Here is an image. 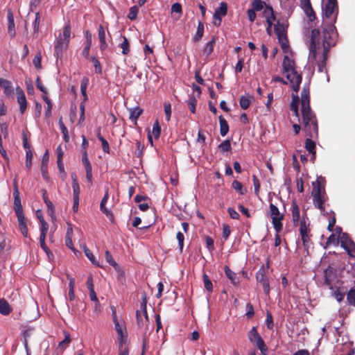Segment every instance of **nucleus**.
Returning a JSON list of instances; mask_svg holds the SVG:
<instances>
[{
  "instance_id": "nucleus-1",
  "label": "nucleus",
  "mask_w": 355,
  "mask_h": 355,
  "mask_svg": "<svg viewBox=\"0 0 355 355\" xmlns=\"http://www.w3.org/2000/svg\"><path fill=\"white\" fill-rule=\"evenodd\" d=\"M301 113L302 116L303 130L308 138L305 141V148L309 153L315 156V142L312 139L318 136V125L315 113L310 107V83L303 85L301 92Z\"/></svg>"
},
{
  "instance_id": "nucleus-2",
  "label": "nucleus",
  "mask_w": 355,
  "mask_h": 355,
  "mask_svg": "<svg viewBox=\"0 0 355 355\" xmlns=\"http://www.w3.org/2000/svg\"><path fill=\"white\" fill-rule=\"evenodd\" d=\"M324 181L325 180L324 178H318L316 181L313 182V188L311 192L314 206L320 209L322 212L324 211V207L323 205L327 199L324 186L322 184V182Z\"/></svg>"
},
{
  "instance_id": "nucleus-3",
  "label": "nucleus",
  "mask_w": 355,
  "mask_h": 355,
  "mask_svg": "<svg viewBox=\"0 0 355 355\" xmlns=\"http://www.w3.org/2000/svg\"><path fill=\"white\" fill-rule=\"evenodd\" d=\"M331 46H310L311 58H313L318 66L320 72L324 71L326 67L327 55Z\"/></svg>"
},
{
  "instance_id": "nucleus-4",
  "label": "nucleus",
  "mask_w": 355,
  "mask_h": 355,
  "mask_svg": "<svg viewBox=\"0 0 355 355\" xmlns=\"http://www.w3.org/2000/svg\"><path fill=\"white\" fill-rule=\"evenodd\" d=\"M248 338L251 343H255L257 347L261 351L263 355H267L268 348L263 340L257 331L256 327H253L248 333Z\"/></svg>"
},
{
  "instance_id": "nucleus-5",
  "label": "nucleus",
  "mask_w": 355,
  "mask_h": 355,
  "mask_svg": "<svg viewBox=\"0 0 355 355\" xmlns=\"http://www.w3.org/2000/svg\"><path fill=\"white\" fill-rule=\"evenodd\" d=\"M336 17L331 21V24L323 30V41L322 44H336L338 42V34L336 27L332 23L336 21Z\"/></svg>"
},
{
  "instance_id": "nucleus-6",
  "label": "nucleus",
  "mask_w": 355,
  "mask_h": 355,
  "mask_svg": "<svg viewBox=\"0 0 355 355\" xmlns=\"http://www.w3.org/2000/svg\"><path fill=\"white\" fill-rule=\"evenodd\" d=\"M270 216L272 218V223L275 232H281L282 230V220L284 215L281 214L277 206L272 203L270 204Z\"/></svg>"
},
{
  "instance_id": "nucleus-7",
  "label": "nucleus",
  "mask_w": 355,
  "mask_h": 355,
  "mask_svg": "<svg viewBox=\"0 0 355 355\" xmlns=\"http://www.w3.org/2000/svg\"><path fill=\"white\" fill-rule=\"evenodd\" d=\"M310 229H309V223H306V219L302 218L300 220V234L301 236L302 244L304 247H309V243L310 242Z\"/></svg>"
},
{
  "instance_id": "nucleus-8",
  "label": "nucleus",
  "mask_w": 355,
  "mask_h": 355,
  "mask_svg": "<svg viewBox=\"0 0 355 355\" xmlns=\"http://www.w3.org/2000/svg\"><path fill=\"white\" fill-rule=\"evenodd\" d=\"M286 75V78L290 82V84L292 86V88L294 92L296 93L298 92L300 89V86L302 83V75L295 70L294 71H289L287 73H284Z\"/></svg>"
},
{
  "instance_id": "nucleus-9",
  "label": "nucleus",
  "mask_w": 355,
  "mask_h": 355,
  "mask_svg": "<svg viewBox=\"0 0 355 355\" xmlns=\"http://www.w3.org/2000/svg\"><path fill=\"white\" fill-rule=\"evenodd\" d=\"M256 279L258 283L262 285L264 293L266 295H268L270 293V285L268 278L266 275V269L264 266H262L257 272Z\"/></svg>"
},
{
  "instance_id": "nucleus-10",
  "label": "nucleus",
  "mask_w": 355,
  "mask_h": 355,
  "mask_svg": "<svg viewBox=\"0 0 355 355\" xmlns=\"http://www.w3.org/2000/svg\"><path fill=\"white\" fill-rule=\"evenodd\" d=\"M336 279V270L334 268L329 266L324 270V284L328 286L329 289H334Z\"/></svg>"
},
{
  "instance_id": "nucleus-11",
  "label": "nucleus",
  "mask_w": 355,
  "mask_h": 355,
  "mask_svg": "<svg viewBox=\"0 0 355 355\" xmlns=\"http://www.w3.org/2000/svg\"><path fill=\"white\" fill-rule=\"evenodd\" d=\"M275 33L278 38L279 44H288L286 26L279 21L275 25Z\"/></svg>"
},
{
  "instance_id": "nucleus-12",
  "label": "nucleus",
  "mask_w": 355,
  "mask_h": 355,
  "mask_svg": "<svg viewBox=\"0 0 355 355\" xmlns=\"http://www.w3.org/2000/svg\"><path fill=\"white\" fill-rule=\"evenodd\" d=\"M227 6L225 2H221L220 6L215 10L214 14V24L218 26L221 24L222 17L227 15Z\"/></svg>"
},
{
  "instance_id": "nucleus-13",
  "label": "nucleus",
  "mask_w": 355,
  "mask_h": 355,
  "mask_svg": "<svg viewBox=\"0 0 355 355\" xmlns=\"http://www.w3.org/2000/svg\"><path fill=\"white\" fill-rule=\"evenodd\" d=\"M344 234L341 240V247H343L351 257H355V243L347 236L345 238Z\"/></svg>"
},
{
  "instance_id": "nucleus-14",
  "label": "nucleus",
  "mask_w": 355,
  "mask_h": 355,
  "mask_svg": "<svg viewBox=\"0 0 355 355\" xmlns=\"http://www.w3.org/2000/svg\"><path fill=\"white\" fill-rule=\"evenodd\" d=\"M335 9L338 10L337 0H328L323 9V18L329 19L334 14Z\"/></svg>"
},
{
  "instance_id": "nucleus-15",
  "label": "nucleus",
  "mask_w": 355,
  "mask_h": 355,
  "mask_svg": "<svg viewBox=\"0 0 355 355\" xmlns=\"http://www.w3.org/2000/svg\"><path fill=\"white\" fill-rule=\"evenodd\" d=\"M17 102L19 105V111L24 114L27 107V102L24 91L19 87L16 88Z\"/></svg>"
},
{
  "instance_id": "nucleus-16",
  "label": "nucleus",
  "mask_w": 355,
  "mask_h": 355,
  "mask_svg": "<svg viewBox=\"0 0 355 355\" xmlns=\"http://www.w3.org/2000/svg\"><path fill=\"white\" fill-rule=\"evenodd\" d=\"M71 27L69 24H67L64 26L62 31V34L58 40V44H62L65 43L67 44L69 42L70 37H71Z\"/></svg>"
},
{
  "instance_id": "nucleus-17",
  "label": "nucleus",
  "mask_w": 355,
  "mask_h": 355,
  "mask_svg": "<svg viewBox=\"0 0 355 355\" xmlns=\"http://www.w3.org/2000/svg\"><path fill=\"white\" fill-rule=\"evenodd\" d=\"M49 159V154L48 150H46L42 156L41 164V173L44 179H48V162Z\"/></svg>"
},
{
  "instance_id": "nucleus-18",
  "label": "nucleus",
  "mask_w": 355,
  "mask_h": 355,
  "mask_svg": "<svg viewBox=\"0 0 355 355\" xmlns=\"http://www.w3.org/2000/svg\"><path fill=\"white\" fill-rule=\"evenodd\" d=\"M283 71L287 73L295 70V63L288 55H285L282 62Z\"/></svg>"
},
{
  "instance_id": "nucleus-19",
  "label": "nucleus",
  "mask_w": 355,
  "mask_h": 355,
  "mask_svg": "<svg viewBox=\"0 0 355 355\" xmlns=\"http://www.w3.org/2000/svg\"><path fill=\"white\" fill-rule=\"evenodd\" d=\"M0 87L3 89L4 94L9 96L13 94L12 83L6 79L0 78Z\"/></svg>"
},
{
  "instance_id": "nucleus-20",
  "label": "nucleus",
  "mask_w": 355,
  "mask_h": 355,
  "mask_svg": "<svg viewBox=\"0 0 355 355\" xmlns=\"http://www.w3.org/2000/svg\"><path fill=\"white\" fill-rule=\"evenodd\" d=\"M224 271L226 277L231 281L234 286L239 284V279L236 274L232 271L227 266H225Z\"/></svg>"
},
{
  "instance_id": "nucleus-21",
  "label": "nucleus",
  "mask_w": 355,
  "mask_h": 355,
  "mask_svg": "<svg viewBox=\"0 0 355 355\" xmlns=\"http://www.w3.org/2000/svg\"><path fill=\"white\" fill-rule=\"evenodd\" d=\"M291 207V214L293 225L297 226L300 217V208L295 201H293Z\"/></svg>"
},
{
  "instance_id": "nucleus-22",
  "label": "nucleus",
  "mask_w": 355,
  "mask_h": 355,
  "mask_svg": "<svg viewBox=\"0 0 355 355\" xmlns=\"http://www.w3.org/2000/svg\"><path fill=\"white\" fill-rule=\"evenodd\" d=\"M7 19L8 33L10 34V35L14 36L15 34V21L13 14L10 10L8 11Z\"/></svg>"
},
{
  "instance_id": "nucleus-23",
  "label": "nucleus",
  "mask_w": 355,
  "mask_h": 355,
  "mask_svg": "<svg viewBox=\"0 0 355 355\" xmlns=\"http://www.w3.org/2000/svg\"><path fill=\"white\" fill-rule=\"evenodd\" d=\"M12 312V309L8 302L4 299H0V313L3 315H8Z\"/></svg>"
},
{
  "instance_id": "nucleus-24",
  "label": "nucleus",
  "mask_w": 355,
  "mask_h": 355,
  "mask_svg": "<svg viewBox=\"0 0 355 355\" xmlns=\"http://www.w3.org/2000/svg\"><path fill=\"white\" fill-rule=\"evenodd\" d=\"M108 198H109L108 189H106L104 197L101 200V204H100V209L107 217L112 216V214H111V212L105 207V204L107 202Z\"/></svg>"
},
{
  "instance_id": "nucleus-25",
  "label": "nucleus",
  "mask_w": 355,
  "mask_h": 355,
  "mask_svg": "<svg viewBox=\"0 0 355 355\" xmlns=\"http://www.w3.org/2000/svg\"><path fill=\"white\" fill-rule=\"evenodd\" d=\"M300 102V98L298 95L293 94L292 95V102L291 103V110L294 112V114L296 117H299V111H298V105Z\"/></svg>"
},
{
  "instance_id": "nucleus-26",
  "label": "nucleus",
  "mask_w": 355,
  "mask_h": 355,
  "mask_svg": "<svg viewBox=\"0 0 355 355\" xmlns=\"http://www.w3.org/2000/svg\"><path fill=\"white\" fill-rule=\"evenodd\" d=\"M219 123H220V135L225 137L229 131V125L225 118L220 115L219 116Z\"/></svg>"
},
{
  "instance_id": "nucleus-27",
  "label": "nucleus",
  "mask_w": 355,
  "mask_h": 355,
  "mask_svg": "<svg viewBox=\"0 0 355 355\" xmlns=\"http://www.w3.org/2000/svg\"><path fill=\"white\" fill-rule=\"evenodd\" d=\"M146 304H147V297L145 293L141 295V302L140 304V312L142 313L144 318H145L146 322H148V316L146 311Z\"/></svg>"
},
{
  "instance_id": "nucleus-28",
  "label": "nucleus",
  "mask_w": 355,
  "mask_h": 355,
  "mask_svg": "<svg viewBox=\"0 0 355 355\" xmlns=\"http://www.w3.org/2000/svg\"><path fill=\"white\" fill-rule=\"evenodd\" d=\"M130 112V119L135 121V123L137 121V119L141 116L143 113V110L139 107H136L135 108L129 109Z\"/></svg>"
},
{
  "instance_id": "nucleus-29",
  "label": "nucleus",
  "mask_w": 355,
  "mask_h": 355,
  "mask_svg": "<svg viewBox=\"0 0 355 355\" xmlns=\"http://www.w3.org/2000/svg\"><path fill=\"white\" fill-rule=\"evenodd\" d=\"M253 99V97L251 96H241L239 100V104L243 110H247Z\"/></svg>"
},
{
  "instance_id": "nucleus-30",
  "label": "nucleus",
  "mask_w": 355,
  "mask_h": 355,
  "mask_svg": "<svg viewBox=\"0 0 355 355\" xmlns=\"http://www.w3.org/2000/svg\"><path fill=\"white\" fill-rule=\"evenodd\" d=\"M67 224H68V228H67V230L66 232V236H65V244L68 248L72 249L73 243L71 241V236L73 234V230H72L71 225L70 223H67Z\"/></svg>"
},
{
  "instance_id": "nucleus-31",
  "label": "nucleus",
  "mask_w": 355,
  "mask_h": 355,
  "mask_svg": "<svg viewBox=\"0 0 355 355\" xmlns=\"http://www.w3.org/2000/svg\"><path fill=\"white\" fill-rule=\"evenodd\" d=\"M320 32L319 29L314 28L311 33V43L310 44H319L320 43Z\"/></svg>"
},
{
  "instance_id": "nucleus-32",
  "label": "nucleus",
  "mask_w": 355,
  "mask_h": 355,
  "mask_svg": "<svg viewBox=\"0 0 355 355\" xmlns=\"http://www.w3.org/2000/svg\"><path fill=\"white\" fill-rule=\"evenodd\" d=\"M64 339L59 343L58 347L64 350L71 341L70 334L68 331H64Z\"/></svg>"
},
{
  "instance_id": "nucleus-33",
  "label": "nucleus",
  "mask_w": 355,
  "mask_h": 355,
  "mask_svg": "<svg viewBox=\"0 0 355 355\" xmlns=\"http://www.w3.org/2000/svg\"><path fill=\"white\" fill-rule=\"evenodd\" d=\"M204 33V24L202 21H198L196 33L193 37L194 42H198L202 37Z\"/></svg>"
},
{
  "instance_id": "nucleus-34",
  "label": "nucleus",
  "mask_w": 355,
  "mask_h": 355,
  "mask_svg": "<svg viewBox=\"0 0 355 355\" xmlns=\"http://www.w3.org/2000/svg\"><path fill=\"white\" fill-rule=\"evenodd\" d=\"M58 124L60 125V130L63 135V139H64V141L68 142L69 141V135L68 130L62 121V117H60L59 119Z\"/></svg>"
},
{
  "instance_id": "nucleus-35",
  "label": "nucleus",
  "mask_w": 355,
  "mask_h": 355,
  "mask_svg": "<svg viewBox=\"0 0 355 355\" xmlns=\"http://www.w3.org/2000/svg\"><path fill=\"white\" fill-rule=\"evenodd\" d=\"M218 148L222 153L230 151L232 150L230 141L229 139L223 141L219 144Z\"/></svg>"
},
{
  "instance_id": "nucleus-36",
  "label": "nucleus",
  "mask_w": 355,
  "mask_h": 355,
  "mask_svg": "<svg viewBox=\"0 0 355 355\" xmlns=\"http://www.w3.org/2000/svg\"><path fill=\"white\" fill-rule=\"evenodd\" d=\"M98 38L99 40L100 44H106L105 32V29L102 25L98 26Z\"/></svg>"
},
{
  "instance_id": "nucleus-37",
  "label": "nucleus",
  "mask_w": 355,
  "mask_h": 355,
  "mask_svg": "<svg viewBox=\"0 0 355 355\" xmlns=\"http://www.w3.org/2000/svg\"><path fill=\"white\" fill-rule=\"evenodd\" d=\"M202 279H203L204 286L206 288V290L209 292H211L213 290V285H212V282H211L208 275L207 274L204 273L202 275Z\"/></svg>"
},
{
  "instance_id": "nucleus-38",
  "label": "nucleus",
  "mask_w": 355,
  "mask_h": 355,
  "mask_svg": "<svg viewBox=\"0 0 355 355\" xmlns=\"http://www.w3.org/2000/svg\"><path fill=\"white\" fill-rule=\"evenodd\" d=\"M232 187L235 191L241 195L244 194L245 191V189H243L241 183L238 180H234L232 183Z\"/></svg>"
},
{
  "instance_id": "nucleus-39",
  "label": "nucleus",
  "mask_w": 355,
  "mask_h": 355,
  "mask_svg": "<svg viewBox=\"0 0 355 355\" xmlns=\"http://www.w3.org/2000/svg\"><path fill=\"white\" fill-rule=\"evenodd\" d=\"M152 134L155 139H158L161 134V127L157 120L153 123Z\"/></svg>"
},
{
  "instance_id": "nucleus-40",
  "label": "nucleus",
  "mask_w": 355,
  "mask_h": 355,
  "mask_svg": "<svg viewBox=\"0 0 355 355\" xmlns=\"http://www.w3.org/2000/svg\"><path fill=\"white\" fill-rule=\"evenodd\" d=\"M143 314L140 311L137 310L136 311V318H137V325L139 328L143 327L144 325L147 324L148 322H146L145 318L143 319L142 318Z\"/></svg>"
},
{
  "instance_id": "nucleus-41",
  "label": "nucleus",
  "mask_w": 355,
  "mask_h": 355,
  "mask_svg": "<svg viewBox=\"0 0 355 355\" xmlns=\"http://www.w3.org/2000/svg\"><path fill=\"white\" fill-rule=\"evenodd\" d=\"M196 103H197V100L194 96H190L187 101L189 109L192 113L196 112Z\"/></svg>"
},
{
  "instance_id": "nucleus-42",
  "label": "nucleus",
  "mask_w": 355,
  "mask_h": 355,
  "mask_svg": "<svg viewBox=\"0 0 355 355\" xmlns=\"http://www.w3.org/2000/svg\"><path fill=\"white\" fill-rule=\"evenodd\" d=\"M338 237H337L334 234H331L328 237L324 248H327L331 244L337 245L338 243Z\"/></svg>"
},
{
  "instance_id": "nucleus-43",
  "label": "nucleus",
  "mask_w": 355,
  "mask_h": 355,
  "mask_svg": "<svg viewBox=\"0 0 355 355\" xmlns=\"http://www.w3.org/2000/svg\"><path fill=\"white\" fill-rule=\"evenodd\" d=\"M90 59H91L92 62H93V65L95 68L96 73L98 74H101L102 73V67H101V63L98 61V60L95 56H91Z\"/></svg>"
},
{
  "instance_id": "nucleus-44",
  "label": "nucleus",
  "mask_w": 355,
  "mask_h": 355,
  "mask_svg": "<svg viewBox=\"0 0 355 355\" xmlns=\"http://www.w3.org/2000/svg\"><path fill=\"white\" fill-rule=\"evenodd\" d=\"M139 12V8L137 6H134L130 8L129 13L128 15V17L130 20H135L137 18V16Z\"/></svg>"
},
{
  "instance_id": "nucleus-45",
  "label": "nucleus",
  "mask_w": 355,
  "mask_h": 355,
  "mask_svg": "<svg viewBox=\"0 0 355 355\" xmlns=\"http://www.w3.org/2000/svg\"><path fill=\"white\" fill-rule=\"evenodd\" d=\"M87 83H88V79L87 78H85L81 81V84H80V91H81L83 96H84L85 101H86L87 99V95L86 93Z\"/></svg>"
},
{
  "instance_id": "nucleus-46",
  "label": "nucleus",
  "mask_w": 355,
  "mask_h": 355,
  "mask_svg": "<svg viewBox=\"0 0 355 355\" xmlns=\"http://www.w3.org/2000/svg\"><path fill=\"white\" fill-rule=\"evenodd\" d=\"M41 60H42L41 53L38 52L35 55L33 60V63L35 67L37 69H40L42 68Z\"/></svg>"
},
{
  "instance_id": "nucleus-47",
  "label": "nucleus",
  "mask_w": 355,
  "mask_h": 355,
  "mask_svg": "<svg viewBox=\"0 0 355 355\" xmlns=\"http://www.w3.org/2000/svg\"><path fill=\"white\" fill-rule=\"evenodd\" d=\"M347 300L350 305L355 306V289H350L347 293Z\"/></svg>"
},
{
  "instance_id": "nucleus-48",
  "label": "nucleus",
  "mask_w": 355,
  "mask_h": 355,
  "mask_svg": "<svg viewBox=\"0 0 355 355\" xmlns=\"http://www.w3.org/2000/svg\"><path fill=\"white\" fill-rule=\"evenodd\" d=\"M303 11L310 21H313L315 19H316V15L312 7L311 8H308L307 10H303Z\"/></svg>"
},
{
  "instance_id": "nucleus-49",
  "label": "nucleus",
  "mask_w": 355,
  "mask_h": 355,
  "mask_svg": "<svg viewBox=\"0 0 355 355\" xmlns=\"http://www.w3.org/2000/svg\"><path fill=\"white\" fill-rule=\"evenodd\" d=\"M33 153L31 150H28L26 152V167L30 169L32 164Z\"/></svg>"
},
{
  "instance_id": "nucleus-50",
  "label": "nucleus",
  "mask_w": 355,
  "mask_h": 355,
  "mask_svg": "<svg viewBox=\"0 0 355 355\" xmlns=\"http://www.w3.org/2000/svg\"><path fill=\"white\" fill-rule=\"evenodd\" d=\"M266 323L267 328L268 329H272L273 326H274L273 318H272V314L269 311H267V313H266Z\"/></svg>"
},
{
  "instance_id": "nucleus-51",
  "label": "nucleus",
  "mask_w": 355,
  "mask_h": 355,
  "mask_svg": "<svg viewBox=\"0 0 355 355\" xmlns=\"http://www.w3.org/2000/svg\"><path fill=\"white\" fill-rule=\"evenodd\" d=\"M263 4H264V2L262 1L261 0H254V1L252 2V9L254 10L255 11H259L263 9Z\"/></svg>"
},
{
  "instance_id": "nucleus-52",
  "label": "nucleus",
  "mask_w": 355,
  "mask_h": 355,
  "mask_svg": "<svg viewBox=\"0 0 355 355\" xmlns=\"http://www.w3.org/2000/svg\"><path fill=\"white\" fill-rule=\"evenodd\" d=\"M84 252L85 254V256L92 261V263L98 265V263L95 261V257L93 255L92 252L86 246L84 247Z\"/></svg>"
},
{
  "instance_id": "nucleus-53",
  "label": "nucleus",
  "mask_w": 355,
  "mask_h": 355,
  "mask_svg": "<svg viewBox=\"0 0 355 355\" xmlns=\"http://www.w3.org/2000/svg\"><path fill=\"white\" fill-rule=\"evenodd\" d=\"M40 15L39 12H37L35 13V20L33 21L34 33H37L38 32L39 27H40Z\"/></svg>"
},
{
  "instance_id": "nucleus-54",
  "label": "nucleus",
  "mask_w": 355,
  "mask_h": 355,
  "mask_svg": "<svg viewBox=\"0 0 355 355\" xmlns=\"http://www.w3.org/2000/svg\"><path fill=\"white\" fill-rule=\"evenodd\" d=\"M14 209L16 213L23 212V208L21 203V199H14Z\"/></svg>"
},
{
  "instance_id": "nucleus-55",
  "label": "nucleus",
  "mask_w": 355,
  "mask_h": 355,
  "mask_svg": "<svg viewBox=\"0 0 355 355\" xmlns=\"http://www.w3.org/2000/svg\"><path fill=\"white\" fill-rule=\"evenodd\" d=\"M16 215L17 217L19 227L27 225L26 219L24 216V212L16 213Z\"/></svg>"
},
{
  "instance_id": "nucleus-56",
  "label": "nucleus",
  "mask_w": 355,
  "mask_h": 355,
  "mask_svg": "<svg viewBox=\"0 0 355 355\" xmlns=\"http://www.w3.org/2000/svg\"><path fill=\"white\" fill-rule=\"evenodd\" d=\"M205 242H206V247L209 250L210 252L213 251L214 249V240L211 237L207 236L205 238Z\"/></svg>"
},
{
  "instance_id": "nucleus-57",
  "label": "nucleus",
  "mask_w": 355,
  "mask_h": 355,
  "mask_svg": "<svg viewBox=\"0 0 355 355\" xmlns=\"http://www.w3.org/2000/svg\"><path fill=\"white\" fill-rule=\"evenodd\" d=\"M176 238H177V239L178 241V245H179L180 250L182 252V250H183L184 236V235H183V234L182 232H178L177 233Z\"/></svg>"
},
{
  "instance_id": "nucleus-58",
  "label": "nucleus",
  "mask_w": 355,
  "mask_h": 355,
  "mask_svg": "<svg viewBox=\"0 0 355 355\" xmlns=\"http://www.w3.org/2000/svg\"><path fill=\"white\" fill-rule=\"evenodd\" d=\"M42 0H31L29 3V10L34 12L37 10V6L40 5Z\"/></svg>"
},
{
  "instance_id": "nucleus-59",
  "label": "nucleus",
  "mask_w": 355,
  "mask_h": 355,
  "mask_svg": "<svg viewBox=\"0 0 355 355\" xmlns=\"http://www.w3.org/2000/svg\"><path fill=\"white\" fill-rule=\"evenodd\" d=\"M35 83H36V87H37V89H39L43 94H47V92H48L47 89L42 84L40 78L39 76L37 77Z\"/></svg>"
},
{
  "instance_id": "nucleus-60",
  "label": "nucleus",
  "mask_w": 355,
  "mask_h": 355,
  "mask_svg": "<svg viewBox=\"0 0 355 355\" xmlns=\"http://www.w3.org/2000/svg\"><path fill=\"white\" fill-rule=\"evenodd\" d=\"M82 162H83V165L85 166V168L92 167V165H91L89 160L88 159V157H87V151H84L83 153Z\"/></svg>"
},
{
  "instance_id": "nucleus-61",
  "label": "nucleus",
  "mask_w": 355,
  "mask_h": 355,
  "mask_svg": "<svg viewBox=\"0 0 355 355\" xmlns=\"http://www.w3.org/2000/svg\"><path fill=\"white\" fill-rule=\"evenodd\" d=\"M171 11L173 12L181 14L182 12V5L180 3H175L171 6Z\"/></svg>"
},
{
  "instance_id": "nucleus-62",
  "label": "nucleus",
  "mask_w": 355,
  "mask_h": 355,
  "mask_svg": "<svg viewBox=\"0 0 355 355\" xmlns=\"http://www.w3.org/2000/svg\"><path fill=\"white\" fill-rule=\"evenodd\" d=\"M105 259H106L107 262L109 263L111 266H116L117 265L109 251L107 250L105 252Z\"/></svg>"
},
{
  "instance_id": "nucleus-63",
  "label": "nucleus",
  "mask_w": 355,
  "mask_h": 355,
  "mask_svg": "<svg viewBox=\"0 0 355 355\" xmlns=\"http://www.w3.org/2000/svg\"><path fill=\"white\" fill-rule=\"evenodd\" d=\"M227 212L230 215V216L232 218V219H239V213L233 208L232 207H229L227 208Z\"/></svg>"
},
{
  "instance_id": "nucleus-64",
  "label": "nucleus",
  "mask_w": 355,
  "mask_h": 355,
  "mask_svg": "<svg viewBox=\"0 0 355 355\" xmlns=\"http://www.w3.org/2000/svg\"><path fill=\"white\" fill-rule=\"evenodd\" d=\"M333 295L338 302H341L344 299L345 293L336 289L334 291Z\"/></svg>"
}]
</instances>
